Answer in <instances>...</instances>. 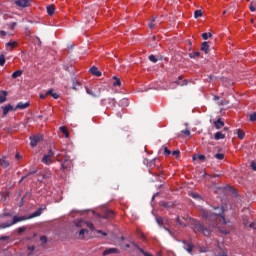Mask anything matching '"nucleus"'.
<instances>
[{
    "label": "nucleus",
    "instance_id": "f257e3e1",
    "mask_svg": "<svg viewBox=\"0 0 256 256\" xmlns=\"http://www.w3.org/2000/svg\"><path fill=\"white\" fill-rule=\"evenodd\" d=\"M216 209L218 212H210L208 210L202 209L201 210V215H202V219H206V221H210L211 223H215V221H217V217H221L223 223L225 225H227V219H225V216L223 215L224 213V209L223 207H216L214 208Z\"/></svg>",
    "mask_w": 256,
    "mask_h": 256
},
{
    "label": "nucleus",
    "instance_id": "f03ea898",
    "mask_svg": "<svg viewBox=\"0 0 256 256\" xmlns=\"http://www.w3.org/2000/svg\"><path fill=\"white\" fill-rule=\"evenodd\" d=\"M41 213H43V208H39L37 211L32 213L28 218H25L24 216H14L13 221L1 223L0 229H7L8 227H12V225L21 223V221H27V219H35V217L41 216Z\"/></svg>",
    "mask_w": 256,
    "mask_h": 256
},
{
    "label": "nucleus",
    "instance_id": "7ed1b4c3",
    "mask_svg": "<svg viewBox=\"0 0 256 256\" xmlns=\"http://www.w3.org/2000/svg\"><path fill=\"white\" fill-rule=\"evenodd\" d=\"M191 227L195 233H203L205 237H209V235H211V229L205 227L196 219H192Z\"/></svg>",
    "mask_w": 256,
    "mask_h": 256
},
{
    "label": "nucleus",
    "instance_id": "20e7f679",
    "mask_svg": "<svg viewBox=\"0 0 256 256\" xmlns=\"http://www.w3.org/2000/svg\"><path fill=\"white\" fill-rule=\"evenodd\" d=\"M40 141H43V135L38 134L30 136L31 147H37V143H40Z\"/></svg>",
    "mask_w": 256,
    "mask_h": 256
},
{
    "label": "nucleus",
    "instance_id": "39448f33",
    "mask_svg": "<svg viewBox=\"0 0 256 256\" xmlns=\"http://www.w3.org/2000/svg\"><path fill=\"white\" fill-rule=\"evenodd\" d=\"M73 167V160H64L62 163H61V171H70L71 168Z\"/></svg>",
    "mask_w": 256,
    "mask_h": 256
},
{
    "label": "nucleus",
    "instance_id": "423d86ee",
    "mask_svg": "<svg viewBox=\"0 0 256 256\" xmlns=\"http://www.w3.org/2000/svg\"><path fill=\"white\" fill-rule=\"evenodd\" d=\"M119 253H121V251H119V249H117V248H106V249L103 251L102 255H103V256L113 255V254L119 255Z\"/></svg>",
    "mask_w": 256,
    "mask_h": 256
},
{
    "label": "nucleus",
    "instance_id": "0eeeda50",
    "mask_svg": "<svg viewBox=\"0 0 256 256\" xmlns=\"http://www.w3.org/2000/svg\"><path fill=\"white\" fill-rule=\"evenodd\" d=\"M14 3L17 7L25 8L31 5V0H15Z\"/></svg>",
    "mask_w": 256,
    "mask_h": 256
},
{
    "label": "nucleus",
    "instance_id": "6e6552de",
    "mask_svg": "<svg viewBox=\"0 0 256 256\" xmlns=\"http://www.w3.org/2000/svg\"><path fill=\"white\" fill-rule=\"evenodd\" d=\"M113 217H115L113 210L106 209L102 214V219H113Z\"/></svg>",
    "mask_w": 256,
    "mask_h": 256
},
{
    "label": "nucleus",
    "instance_id": "1a4fd4ad",
    "mask_svg": "<svg viewBox=\"0 0 256 256\" xmlns=\"http://www.w3.org/2000/svg\"><path fill=\"white\" fill-rule=\"evenodd\" d=\"M131 245H132V247H134L135 249L140 251V253H142V255H144V256H153L149 252H145V250H143V248L139 247V245H137V243L131 242Z\"/></svg>",
    "mask_w": 256,
    "mask_h": 256
},
{
    "label": "nucleus",
    "instance_id": "9d476101",
    "mask_svg": "<svg viewBox=\"0 0 256 256\" xmlns=\"http://www.w3.org/2000/svg\"><path fill=\"white\" fill-rule=\"evenodd\" d=\"M183 243H184L183 249H185V251H187L188 253H193V244L187 241H183Z\"/></svg>",
    "mask_w": 256,
    "mask_h": 256
},
{
    "label": "nucleus",
    "instance_id": "9b49d317",
    "mask_svg": "<svg viewBox=\"0 0 256 256\" xmlns=\"http://www.w3.org/2000/svg\"><path fill=\"white\" fill-rule=\"evenodd\" d=\"M9 111H16V109L13 107V105L8 104L5 107H3V116L7 115Z\"/></svg>",
    "mask_w": 256,
    "mask_h": 256
},
{
    "label": "nucleus",
    "instance_id": "f8f14e48",
    "mask_svg": "<svg viewBox=\"0 0 256 256\" xmlns=\"http://www.w3.org/2000/svg\"><path fill=\"white\" fill-rule=\"evenodd\" d=\"M90 73L92 75H95V77H101V71H99V69L97 67H95V66H92L90 68Z\"/></svg>",
    "mask_w": 256,
    "mask_h": 256
},
{
    "label": "nucleus",
    "instance_id": "ddd939ff",
    "mask_svg": "<svg viewBox=\"0 0 256 256\" xmlns=\"http://www.w3.org/2000/svg\"><path fill=\"white\" fill-rule=\"evenodd\" d=\"M47 14L52 16L55 15V5L51 4L46 7Z\"/></svg>",
    "mask_w": 256,
    "mask_h": 256
},
{
    "label": "nucleus",
    "instance_id": "4468645a",
    "mask_svg": "<svg viewBox=\"0 0 256 256\" xmlns=\"http://www.w3.org/2000/svg\"><path fill=\"white\" fill-rule=\"evenodd\" d=\"M0 165L3 167V169H7V167H9V160H7L6 157L1 158Z\"/></svg>",
    "mask_w": 256,
    "mask_h": 256
},
{
    "label": "nucleus",
    "instance_id": "2eb2a0df",
    "mask_svg": "<svg viewBox=\"0 0 256 256\" xmlns=\"http://www.w3.org/2000/svg\"><path fill=\"white\" fill-rule=\"evenodd\" d=\"M30 103L29 102H26V103H23V102H19L15 109H27V107H29Z\"/></svg>",
    "mask_w": 256,
    "mask_h": 256
},
{
    "label": "nucleus",
    "instance_id": "dca6fc26",
    "mask_svg": "<svg viewBox=\"0 0 256 256\" xmlns=\"http://www.w3.org/2000/svg\"><path fill=\"white\" fill-rule=\"evenodd\" d=\"M214 125L216 129H221L222 127H225V122L219 118L217 121L214 122Z\"/></svg>",
    "mask_w": 256,
    "mask_h": 256
},
{
    "label": "nucleus",
    "instance_id": "f3484780",
    "mask_svg": "<svg viewBox=\"0 0 256 256\" xmlns=\"http://www.w3.org/2000/svg\"><path fill=\"white\" fill-rule=\"evenodd\" d=\"M114 114L118 119H121V117H123V108L118 107V109H114Z\"/></svg>",
    "mask_w": 256,
    "mask_h": 256
},
{
    "label": "nucleus",
    "instance_id": "a211bd4d",
    "mask_svg": "<svg viewBox=\"0 0 256 256\" xmlns=\"http://www.w3.org/2000/svg\"><path fill=\"white\" fill-rule=\"evenodd\" d=\"M200 49L206 54L209 53V42H203Z\"/></svg>",
    "mask_w": 256,
    "mask_h": 256
},
{
    "label": "nucleus",
    "instance_id": "6ab92c4d",
    "mask_svg": "<svg viewBox=\"0 0 256 256\" xmlns=\"http://www.w3.org/2000/svg\"><path fill=\"white\" fill-rule=\"evenodd\" d=\"M46 95H51V97H53V99H59V94L55 93L53 91V89H49L47 92H46Z\"/></svg>",
    "mask_w": 256,
    "mask_h": 256
},
{
    "label": "nucleus",
    "instance_id": "aec40b11",
    "mask_svg": "<svg viewBox=\"0 0 256 256\" xmlns=\"http://www.w3.org/2000/svg\"><path fill=\"white\" fill-rule=\"evenodd\" d=\"M7 101V91H1L0 93V103H5Z\"/></svg>",
    "mask_w": 256,
    "mask_h": 256
},
{
    "label": "nucleus",
    "instance_id": "412c9836",
    "mask_svg": "<svg viewBox=\"0 0 256 256\" xmlns=\"http://www.w3.org/2000/svg\"><path fill=\"white\" fill-rule=\"evenodd\" d=\"M214 139L216 141H220V139H225V134H223V132H216L214 135Z\"/></svg>",
    "mask_w": 256,
    "mask_h": 256
},
{
    "label": "nucleus",
    "instance_id": "4be33fe9",
    "mask_svg": "<svg viewBox=\"0 0 256 256\" xmlns=\"http://www.w3.org/2000/svg\"><path fill=\"white\" fill-rule=\"evenodd\" d=\"M86 222L87 221H85V220H75L74 224L76 227H85Z\"/></svg>",
    "mask_w": 256,
    "mask_h": 256
},
{
    "label": "nucleus",
    "instance_id": "5701e85b",
    "mask_svg": "<svg viewBox=\"0 0 256 256\" xmlns=\"http://www.w3.org/2000/svg\"><path fill=\"white\" fill-rule=\"evenodd\" d=\"M60 131L65 135L66 139H69V130H67L66 126L60 127Z\"/></svg>",
    "mask_w": 256,
    "mask_h": 256
},
{
    "label": "nucleus",
    "instance_id": "b1692460",
    "mask_svg": "<svg viewBox=\"0 0 256 256\" xmlns=\"http://www.w3.org/2000/svg\"><path fill=\"white\" fill-rule=\"evenodd\" d=\"M42 163H44V165H51V158L47 155H44L42 158Z\"/></svg>",
    "mask_w": 256,
    "mask_h": 256
},
{
    "label": "nucleus",
    "instance_id": "393cba45",
    "mask_svg": "<svg viewBox=\"0 0 256 256\" xmlns=\"http://www.w3.org/2000/svg\"><path fill=\"white\" fill-rule=\"evenodd\" d=\"M23 75V70H17L12 73V79H17V77H21Z\"/></svg>",
    "mask_w": 256,
    "mask_h": 256
},
{
    "label": "nucleus",
    "instance_id": "a878e982",
    "mask_svg": "<svg viewBox=\"0 0 256 256\" xmlns=\"http://www.w3.org/2000/svg\"><path fill=\"white\" fill-rule=\"evenodd\" d=\"M113 79H114L113 86L121 87V79L117 78V76H114Z\"/></svg>",
    "mask_w": 256,
    "mask_h": 256
},
{
    "label": "nucleus",
    "instance_id": "bb28decb",
    "mask_svg": "<svg viewBox=\"0 0 256 256\" xmlns=\"http://www.w3.org/2000/svg\"><path fill=\"white\" fill-rule=\"evenodd\" d=\"M35 173H37V169H34L30 172H28V174H26L25 176H22L21 180H20V183L21 181H23L24 179H27V177H30V175H35Z\"/></svg>",
    "mask_w": 256,
    "mask_h": 256
},
{
    "label": "nucleus",
    "instance_id": "cd10ccee",
    "mask_svg": "<svg viewBox=\"0 0 256 256\" xmlns=\"http://www.w3.org/2000/svg\"><path fill=\"white\" fill-rule=\"evenodd\" d=\"M86 93L87 95H91V97H99V95L95 94V92L91 88H86Z\"/></svg>",
    "mask_w": 256,
    "mask_h": 256
},
{
    "label": "nucleus",
    "instance_id": "c85d7f7f",
    "mask_svg": "<svg viewBox=\"0 0 256 256\" xmlns=\"http://www.w3.org/2000/svg\"><path fill=\"white\" fill-rule=\"evenodd\" d=\"M85 233H89V230L83 228L79 231V237L80 239H85Z\"/></svg>",
    "mask_w": 256,
    "mask_h": 256
},
{
    "label": "nucleus",
    "instance_id": "c756f323",
    "mask_svg": "<svg viewBox=\"0 0 256 256\" xmlns=\"http://www.w3.org/2000/svg\"><path fill=\"white\" fill-rule=\"evenodd\" d=\"M6 47H10V51H13V49H15V47H17V42H8L7 44H6Z\"/></svg>",
    "mask_w": 256,
    "mask_h": 256
},
{
    "label": "nucleus",
    "instance_id": "7c9ffc66",
    "mask_svg": "<svg viewBox=\"0 0 256 256\" xmlns=\"http://www.w3.org/2000/svg\"><path fill=\"white\" fill-rule=\"evenodd\" d=\"M200 55H201V53L199 51H196V52L190 53L189 57H190V59H197Z\"/></svg>",
    "mask_w": 256,
    "mask_h": 256
},
{
    "label": "nucleus",
    "instance_id": "2f4dec72",
    "mask_svg": "<svg viewBox=\"0 0 256 256\" xmlns=\"http://www.w3.org/2000/svg\"><path fill=\"white\" fill-rule=\"evenodd\" d=\"M72 89H73L74 91H79V89H81V83H79V82H73Z\"/></svg>",
    "mask_w": 256,
    "mask_h": 256
},
{
    "label": "nucleus",
    "instance_id": "473e14b6",
    "mask_svg": "<svg viewBox=\"0 0 256 256\" xmlns=\"http://www.w3.org/2000/svg\"><path fill=\"white\" fill-rule=\"evenodd\" d=\"M197 159L199 160V161H205V155H194L193 156V160L194 161H197Z\"/></svg>",
    "mask_w": 256,
    "mask_h": 256
},
{
    "label": "nucleus",
    "instance_id": "72a5a7b5",
    "mask_svg": "<svg viewBox=\"0 0 256 256\" xmlns=\"http://www.w3.org/2000/svg\"><path fill=\"white\" fill-rule=\"evenodd\" d=\"M215 159H218V161H223L225 159V154L223 153H217L214 155Z\"/></svg>",
    "mask_w": 256,
    "mask_h": 256
},
{
    "label": "nucleus",
    "instance_id": "f704fd0d",
    "mask_svg": "<svg viewBox=\"0 0 256 256\" xmlns=\"http://www.w3.org/2000/svg\"><path fill=\"white\" fill-rule=\"evenodd\" d=\"M194 17L195 19H199V17H203V11L201 10L194 11Z\"/></svg>",
    "mask_w": 256,
    "mask_h": 256
},
{
    "label": "nucleus",
    "instance_id": "c9c22d12",
    "mask_svg": "<svg viewBox=\"0 0 256 256\" xmlns=\"http://www.w3.org/2000/svg\"><path fill=\"white\" fill-rule=\"evenodd\" d=\"M85 227H88V229H90V231H95V225H93V223H91V222L86 221Z\"/></svg>",
    "mask_w": 256,
    "mask_h": 256
},
{
    "label": "nucleus",
    "instance_id": "e433bc0d",
    "mask_svg": "<svg viewBox=\"0 0 256 256\" xmlns=\"http://www.w3.org/2000/svg\"><path fill=\"white\" fill-rule=\"evenodd\" d=\"M238 139H244L245 138V132L243 130L239 129L237 130Z\"/></svg>",
    "mask_w": 256,
    "mask_h": 256
},
{
    "label": "nucleus",
    "instance_id": "4c0bfd02",
    "mask_svg": "<svg viewBox=\"0 0 256 256\" xmlns=\"http://www.w3.org/2000/svg\"><path fill=\"white\" fill-rule=\"evenodd\" d=\"M162 207H165V209H171V207H173V203H171V202H162Z\"/></svg>",
    "mask_w": 256,
    "mask_h": 256
},
{
    "label": "nucleus",
    "instance_id": "58836bf2",
    "mask_svg": "<svg viewBox=\"0 0 256 256\" xmlns=\"http://www.w3.org/2000/svg\"><path fill=\"white\" fill-rule=\"evenodd\" d=\"M64 155H63V158H64V161H73V159H71V156H69V154H67V151H63Z\"/></svg>",
    "mask_w": 256,
    "mask_h": 256
},
{
    "label": "nucleus",
    "instance_id": "ea45409f",
    "mask_svg": "<svg viewBox=\"0 0 256 256\" xmlns=\"http://www.w3.org/2000/svg\"><path fill=\"white\" fill-rule=\"evenodd\" d=\"M209 37H213V34H211V32L208 33H203L202 34V38L207 41V39H209Z\"/></svg>",
    "mask_w": 256,
    "mask_h": 256
},
{
    "label": "nucleus",
    "instance_id": "a19ab883",
    "mask_svg": "<svg viewBox=\"0 0 256 256\" xmlns=\"http://www.w3.org/2000/svg\"><path fill=\"white\" fill-rule=\"evenodd\" d=\"M164 149V155L166 157H169V155H171V150H169V148H167V146H163Z\"/></svg>",
    "mask_w": 256,
    "mask_h": 256
},
{
    "label": "nucleus",
    "instance_id": "79ce46f5",
    "mask_svg": "<svg viewBox=\"0 0 256 256\" xmlns=\"http://www.w3.org/2000/svg\"><path fill=\"white\" fill-rule=\"evenodd\" d=\"M149 29L155 28V17H152L151 22L148 24Z\"/></svg>",
    "mask_w": 256,
    "mask_h": 256
},
{
    "label": "nucleus",
    "instance_id": "37998d69",
    "mask_svg": "<svg viewBox=\"0 0 256 256\" xmlns=\"http://www.w3.org/2000/svg\"><path fill=\"white\" fill-rule=\"evenodd\" d=\"M149 61H151V63H157L158 59L155 55H150L149 56Z\"/></svg>",
    "mask_w": 256,
    "mask_h": 256
},
{
    "label": "nucleus",
    "instance_id": "c03bdc74",
    "mask_svg": "<svg viewBox=\"0 0 256 256\" xmlns=\"http://www.w3.org/2000/svg\"><path fill=\"white\" fill-rule=\"evenodd\" d=\"M249 119L251 122H255L256 121V112H253L252 114H250Z\"/></svg>",
    "mask_w": 256,
    "mask_h": 256
},
{
    "label": "nucleus",
    "instance_id": "a18cd8bd",
    "mask_svg": "<svg viewBox=\"0 0 256 256\" xmlns=\"http://www.w3.org/2000/svg\"><path fill=\"white\" fill-rule=\"evenodd\" d=\"M249 9H250V11H251L252 13H255V11H256V6H255V4H254L253 2L250 3Z\"/></svg>",
    "mask_w": 256,
    "mask_h": 256
},
{
    "label": "nucleus",
    "instance_id": "49530a36",
    "mask_svg": "<svg viewBox=\"0 0 256 256\" xmlns=\"http://www.w3.org/2000/svg\"><path fill=\"white\" fill-rule=\"evenodd\" d=\"M156 223H157L160 227H163V218H161V217L156 218Z\"/></svg>",
    "mask_w": 256,
    "mask_h": 256
},
{
    "label": "nucleus",
    "instance_id": "de8ad7c7",
    "mask_svg": "<svg viewBox=\"0 0 256 256\" xmlns=\"http://www.w3.org/2000/svg\"><path fill=\"white\" fill-rule=\"evenodd\" d=\"M5 65V55H0V67H3Z\"/></svg>",
    "mask_w": 256,
    "mask_h": 256
},
{
    "label": "nucleus",
    "instance_id": "09e8293b",
    "mask_svg": "<svg viewBox=\"0 0 256 256\" xmlns=\"http://www.w3.org/2000/svg\"><path fill=\"white\" fill-rule=\"evenodd\" d=\"M172 155L176 157V159H179V155H181V152L179 150H175L172 152Z\"/></svg>",
    "mask_w": 256,
    "mask_h": 256
},
{
    "label": "nucleus",
    "instance_id": "8fccbe9b",
    "mask_svg": "<svg viewBox=\"0 0 256 256\" xmlns=\"http://www.w3.org/2000/svg\"><path fill=\"white\" fill-rule=\"evenodd\" d=\"M28 251H30V252L28 253V256L33 255V251H35V246H28Z\"/></svg>",
    "mask_w": 256,
    "mask_h": 256
},
{
    "label": "nucleus",
    "instance_id": "3c124183",
    "mask_svg": "<svg viewBox=\"0 0 256 256\" xmlns=\"http://www.w3.org/2000/svg\"><path fill=\"white\" fill-rule=\"evenodd\" d=\"M9 29H11L13 31V29H15V27H17V22H11L10 24H8Z\"/></svg>",
    "mask_w": 256,
    "mask_h": 256
},
{
    "label": "nucleus",
    "instance_id": "603ef678",
    "mask_svg": "<svg viewBox=\"0 0 256 256\" xmlns=\"http://www.w3.org/2000/svg\"><path fill=\"white\" fill-rule=\"evenodd\" d=\"M181 133H182V135H186V137H189L191 135V131H189L187 129L186 130H182Z\"/></svg>",
    "mask_w": 256,
    "mask_h": 256
},
{
    "label": "nucleus",
    "instance_id": "864d4df0",
    "mask_svg": "<svg viewBox=\"0 0 256 256\" xmlns=\"http://www.w3.org/2000/svg\"><path fill=\"white\" fill-rule=\"evenodd\" d=\"M40 241H41L42 245H45L47 243V236L40 237Z\"/></svg>",
    "mask_w": 256,
    "mask_h": 256
},
{
    "label": "nucleus",
    "instance_id": "5fc2aeb1",
    "mask_svg": "<svg viewBox=\"0 0 256 256\" xmlns=\"http://www.w3.org/2000/svg\"><path fill=\"white\" fill-rule=\"evenodd\" d=\"M24 231H27V227H19L18 228L19 235H21V233H24Z\"/></svg>",
    "mask_w": 256,
    "mask_h": 256
},
{
    "label": "nucleus",
    "instance_id": "6e6d98bb",
    "mask_svg": "<svg viewBox=\"0 0 256 256\" xmlns=\"http://www.w3.org/2000/svg\"><path fill=\"white\" fill-rule=\"evenodd\" d=\"M121 105H129V100L127 99V98H123L122 100H121Z\"/></svg>",
    "mask_w": 256,
    "mask_h": 256
},
{
    "label": "nucleus",
    "instance_id": "4d7b16f0",
    "mask_svg": "<svg viewBox=\"0 0 256 256\" xmlns=\"http://www.w3.org/2000/svg\"><path fill=\"white\" fill-rule=\"evenodd\" d=\"M53 155H55V153L53 152V150L52 149H50L49 151H48V154H46V156L47 157H53Z\"/></svg>",
    "mask_w": 256,
    "mask_h": 256
},
{
    "label": "nucleus",
    "instance_id": "13d9d810",
    "mask_svg": "<svg viewBox=\"0 0 256 256\" xmlns=\"http://www.w3.org/2000/svg\"><path fill=\"white\" fill-rule=\"evenodd\" d=\"M176 221H177L178 225H182V227H186L185 224H183L181 222V218H179V216L176 218Z\"/></svg>",
    "mask_w": 256,
    "mask_h": 256
},
{
    "label": "nucleus",
    "instance_id": "bf43d9fd",
    "mask_svg": "<svg viewBox=\"0 0 256 256\" xmlns=\"http://www.w3.org/2000/svg\"><path fill=\"white\" fill-rule=\"evenodd\" d=\"M191 196L193 197V199H201V196H199V194L197 193H192Z\"/></svg>",
    "mask_w": 256,
    "mask_h": 256
},
{
    "label": "nucleus",
    "instance_id": "052dcab7",
    "mask_svg": "<svg viewBox=\"0 0 256 256\" xmlns=\"http://www.w3.org/2000/svg\"><path fill=\"white\" fill-rule=\"evenodd\" d=\"M251 168L253 169V171H256V163H255V161L251 162Z\"/></svg>",
    "mask_w": 256,
    "mask_h": 256
},
{
    "label": "nucleus",
    "instance_id": "680f3d73",
    "mask_svg": "<svg viewBox=\"0 0 256 256\" xmlns=\"http://www.w3.org/2000/svg\"><path fill=\"white\" fill-rule=\"evenodd\" d=\"M97 233H100V235L107 237V233L103 232V230H97Z\"/></svg>",
    "mask_w": 256,
    "mask_h": 256
},
{
    "label": "nucleus",
    "instance_id": "e2e57ef3",
    "mask_svg": "<svg viewBox=\"0 0 256 256\" xmlns=\"http://www.w3.org/2000/svg\"><path fill=\"white\" fill-rule=\"evenodd\" d=\"M249 227L250 229H256V224L252 222L249 224Z\"/></svg>",
    "mask_w": 256,
    "mask_h": 256
},
{
    "label": "nucleus",
    "instance_id": "0e129e2a",
    "mask_svg": "<svg viewBox=\"0 0 256 256\" xmlns=\"http://www.w3.org/2000/svg\"><path fill=\"white\" fill-rule=\"evenodd\" d=\"M0 35H1V37H5L7 35V32H5L4 30H1Z\"/></svg>",
    "mask_w": 256,
    "mask_h": 256
},
{
    "label": "nucleus",
    "instance_id": "69168bd1",
    "mask_svg": "<svg viewBox=\"0 0 256 256\" xmlns=\"http://www.w3.org/2000/svg\"><path fill=\"white\" fill-rule=\"evenodd\" d=\"M7 239H9V237H7V236L0 237V241H7Z\"/></svg>",
    "mask_w": 256,
    "mask_h": 256
},
{
    "label": "nucleus",
    "instance_id": "338daca9",
    "mask_svg": "<svg viewBox=\"0 0 256 256\" xmlns=\"http://www.w3.org/2000/svg\"><path fill=\"white\" fill-rule=\"evenodd\" d=\"M48 95L47 94H41L40 99H45Z\"/></svg>",
    "mask_w": 256,
    "mask_h": 256
},
{
    "label": "nucleus",
    "instance_id": "774afa93",
    "mask_svg": "<svg viewBox=\"0 0 256 256\" xmlns=\"http://www.w3.org/2000/svg\"><path fill=\"white\" fill-rule=\"evenodd\" d=\"M15 157H16V159H21V155H20L19 153H17V154L15 155Z\"/></svg>",
    "mask_w": 256,
    "mask_h": 256
}]
</instances>
